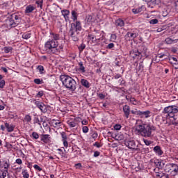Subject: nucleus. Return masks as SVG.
Here are the masks:
<instances>
[{
  "instance_id": "obj_1",
  "label": "nucleus",
  "mask_w": 178,
  "mask_h": 178,
  "mask_svg": "<svg viewBox=\"0 0 178 178\" xmlns=\"http://www.w3.org/2000/svg\"><path fill=\"white\" fill-rule=\"evenodd\" d=\"M71 19L74 23L71 24V26L69 31V35L72 41H79V35H80V31L83 30V26H81V22L80 21H77V17H79V14L75 10H72L71 12Z\"/></svg>"
},
{
  "instance_id": "obj_2",
  "label": "nucleus",
  "mask_w": 178,
  "mask_h": 178,
  "mask_svg": "<svg viewBox=\"0 0 178 178\" xmlns=\"http://www.w3.org/2000/svg\"><path fill=\"white\" fill-rule=\"evenodd\" d=\"M44 49L50 55H59L63 50V46L59 45V42L49 39L44 44Z\"/></svg>"
},
{
  "instance_id": "obj_3",
  "label": "nucleus",
  "mask_w": 178,
  "mask_h": 178,
  "mask_svg": "<svg viewBox=\"0 0 178 178\" xmlns=\"http://www.w3.org/2000/svg\"><path fill=\"white\" fill-rule=\"evenodd\" d=\"M164 113L166 114V122H170V124L177 126L178 120L176 113H178V108L176 106H169L164 108Z\"/></svg>"
},
{
  "instance_id": "obj_4",
  "label": "nucleus",
  "mask_w": 178,
  "mask_h": 178,
  "mask_svg": "<svg viewBox=\"0 0 178 178\" xmlns=\"http://www.w3.org/2000/svg\"><path fill=\"white\" fill-rule=\"evenodd\" d=\"M60 80L62 81L63 85L65 88L71 90V91L76 90V86L77 83L73 78L69 76L68 75H60Z\"/></svg>"
},
{
  "instance_id": "obj_5",
  "label": "nucleus",
  "mask_w": 178,
  "mask_h": 178,
  "mask_svg": "<svg viewBox=\"0 0 178 178\" xmlns=\"http://www.w3.org/2000/svg\"><path fill=\"white\" fill-rule=\"evenodd\" d=\"M152 129L149 125H145L144 124H137L135 127L136 134L142 136L143 137H149Z\"/></svg>"
},
{
  "instance_id": "obj_6",
  "label": "nucleus",
  "mask_w": 178,
  "mask_h": 178,
  "mask_svg": "<svg viewBox=\"0 0 178 178\" xmlns=\"http://www.w3.org/2000/svg\"><path fill=\"white\" fill-rule=\"evenodd\" d=\"M157 12H159L160 15H163V17H166L169 15V10L168 6L162 3L161 0H156Z\"/></svg>"
},
{
  "instance_id": "obj_7",
  "label": "nucleus",
  "mask_w": 178,
  "mask_h": 178,
  "mask_svg": "<svg viewBox=\"0 0 178 178\" xmlns=\"http://www.w3.org/2000/svg\"><path fill=\"white\" fill-rule=\"evenodd\" d=\"M124 144L126 147L129 148V149H132V151H137V152H140V151H141L140 147H138V145H136V141H134V140H127Z\"/></svg>"
},
{
  "instance_id": "obj_8",
  "label": "nucleus",
  "mask_w": 178,
  "mask_h": 178,
  "mask_svg": "<svg viewBox=\"0 0 178 178\" xmlns=\"http://www.w3.org/2000/svg\"><path fill=\"white\" fill-rule=\"evenodd\" d=\"M80 119H81L80 117L70 118L67 121V124L70 129H73V127H77V126H79V123H80Z\"/></svg>"
},
{
  "instance_id": "obj_9",
  "label": "nucleus",
  "mask_w": 178,
  "mask_h": 178,
  "mask_svg": "<svg viewBox=\"0 0 178 178\" xmlns=\"http://www.w3.org/2000/svg\"><path fill=\"white\" fill-rule=\"evenodd\" d=\"M34 104L42 112V113H47V106L38 100H34Z\"/></svg>"
},
{
  "instance_id": "obj_10",
  "label": "nucleus",
  "mask_w": 178,
  "mask_h": 178,
  "mask_svg": "<svg viewBox=\"0 0 178 178\" xmlns=\"http://www.w3.org/2000/svg\"><path fill=\"white\" fill-rule=\"evenodd\" d=\"M138 34L136 31H131L127 33L125 35V38H129V40H134V38H137Z\"/></svg>"
},
{
  "instance_id": "obj_11",
  "label": "nucleus",
  "mask_w": 178,
  "mask_h": 178,
  "mask_svg": "<svg viewBox=\"0 0 178 178\" xmlns=\"http://www.w3.org/2000/svg\"><path fill=\"white\" fill-rule=\"evenodd\" d=\"M36 8L35 6L29 4L26 6L24 13L26 15H30V13H33L35 10Z\"/></svg>"
},
{
  "instance_id": "obj_12",
  "label": "nucleus",
  "mask_w": 178,
  "mask_h": 178,
  "mask_svg": "<svg viewBox=\"0 0 178 178\" xmlns=\"http://www.w3.org/2000/svg\"><path fill=\"white\" fill-rule=\"evenodd\" d=\"M0 165L1 168H3L4 170H9V168L10 167V163L9 160L3 159L2 161H0Z\"/></svg>"
},
{
  "instance_id": "obj_13",
  "label": "nucleus",
  "mask_w": 178,
  "mask_h": 178,
  "mask_svg": "<svg viewBox=\"0 0 178 178\" xmlns=\"http://www.w3.org/2000/svg\"><path fill=\"white\" fill-rule=\"evenodd\" d=\"M40 140L44 144H49L51 143V136L49 134H42L41 135Z\"/></svg>"
},
{
  "instance_id": "obj_14",
  "label": "nucleus",
  "mask_w": 178,
  "mask_h": 178,
  "mask_svg": "<svg viewBox=\"0 0 178 178\" xmlns=\"http://www.w3.org/2000/svg\"><path fill=\"white\" fill-rule=\"evenodd\" d=\"M60 136L62 137V141L64 147L67 148V147H69V143L67 142V135H66V133L65 132H61Z\"/></svg>"
},
{
  "instance_id": "obj_15",
  "label": "nucleus",
  "mask_w": 178,
  "mask_h": 178,
  "mask_svg": "<svg viewBox=\"0 0 178 178\" xmlns=\"http://www.w3.org/2000/svg\"><path fill=\"white\" fill-rule=\"evenodd\" d=\"M122 111L124 112V115L126 119H129V116H130V112H131L130 106H129L128 105L123 106Z\"/></svg>"
},
{
  "instance_id": "obj_16",
  "label": "nucleus",
  "mask_w": 178,
  "mask_h": 178,
  "mask_svg": "<svg viewBox=\"0 0 178 178\" xmlns=\"http://www.w3.org/2000/svg\"><path fill=\"white\" fill-rule=\"evenodd\" d=\"M61 15L63 16L65 22H69L70 18L69 17V15H70V11L68 10H61Z\"/></svg>"
},
{
  "instance_id": "obj_17",
  "label": "nucleus",
  "mask_w": 178,
  "mask_h": 178,
  "mask_svg": "<svg viewBox=\"0 0 178 178\" xmlns=\"http://www.w3.org/2000/svg\"><path fill=\"white\" fill-rule=\"evenodd\" d=\"M156 168L159 170H163V168H165V161H163V160H157Z\"/></svg>"
},
{
  "instance_id": "obj_18",
  "label": "nucleus",
  "mask_w": 178,
  "mask_h": 178,
  "mask_svg": "<svg viewBox=\"0 0 178 178\" xmlns=\"http://www.w3.org/2000/svg\"><path fill=\"white\" fill-rule=\"evenodd\" d=\"M5 127L7 129L8 133H12L15 130V126L13 124H9V123H5Z\"/></svg>"
},
{
  "instance_id": "obj_19",
  "label": "nucleus",
  "mask_w": 178,
  "mask_h": 178,
  "mask_svg": "<svg viewBox=\"0 0 178 178\" xmlns=\"http://www.w3.org/2000/svg\"><path fill=\"white\" fill-rule=\"evenodd\" d=\"M144 9H145V6H142L141 7H140L138 8H133L132 12H133V13H134V15H137V13H141V12H143V10H144Z\"/></svg>"
},
{
  "instance_id": "obj_20",
  "label": "nucleus",
  "mask_w": 178,
  "mask_h": 178,
  "mask_svg": "<svg viewBox=\"0 0 178 178\" xmlns=\"http://www.w3.org/2000/svg\"><path fill=\"white\" fill-rule=\"evenodd\" d=\"M86 22L87 24H92V23H94V22H95V20L94 19V17H92V16L87 15L86 17Z\"/></svg>"
},
{
  "instance_id": "obj_21",
  "label": "nucleus",
  "mask_w": 178,
  "mask_h": 178,
  "mask_svg": "<svg viewBox=\"0 0 178 178\" xmlns=\"http://www.w3.org/2000/svg\"><path fill=\"white\" fill-rule=\"evenodd\" d=\"M61 123L62 122L58 120H52L51 122V126H53V127H60Z\"/></svg>"
},
{
  "instance_id": "obj_22",
  "label": "nucleus",
  "mask_w": 178,
  "mask_h": 178,
  "mask_svg": "<svg viewBox=\"0 0 178 178\" xmlns=\"http://www.w3.org/2000/svg\"><path fill=\"white\" fill-rule=\"evenodd\" d=\"M115 26H118V27H124V21L120 18L118 19L115 21Z\"/></svg>"
},
{
  "instance_id": "obj_23",
  "label": "nucleus",
  "mask_w": 178,
  "mask_h": 178,
  "mask_svg": "<svg viewBox=\"0 0 178 178\" xmlns=\"http://www.w3.org/2000/svg\"><path fill=\"white\" fill-rule=\"evenodd\" d=\"M81 84L86 88H90V82L87 79H82L81 80Z\"/></svg>"
},
{
  "instance_id": "obj_24",
  "label": "nucleus",
  "mask_w": 178,
  "mask_h": 178,
  "mask_svg": "<svg viewBox=\"0 0 178 178\" xmlns=\"http://www.w3.org/2000/svg\"><path fill=\"white\" fill-rule=\"evenodd\" d=\"M8 24L11 27H16L17 26V22L15 21L13 18H10L8 22Z\"/></svg>"
},
{
  "instance_id": "obj_25",
  "label": "nucleus",
  "mask_w": 178,
  "mask_h": 178,
  "mask_svg": "<svg viewBox=\"0 0 178 178\" xmlns=\"http://www.w3.org/2000/svg\"><path fill=\"white\" fill-rule=\"evenodd\" d=\"M177 41H178L177 39H172L171 38H167L165 40V42H166V44H175L177 42Z\"/></svg>"
},
{
  "instance_id": "obj_26",
  "label": "nucleus",
  "mask_w": 178,
  "mask_h": 178,
  "mask_svg": "<svg viewBox=\"0 0 178 178\" xmlns=\"http://www.w3.org/2000/svg\"><path fill=\"white\" fill-rule=\"evenodd\" d=\"M57 151L58 152V155L60 156L61 158H67V156H66V153H65V152H63V149H57Z\"/></svg>"
},
{
  "instance_id": "obj_27",
  "label": "nucleus",
  "mask_w": 178,
  "mask_h": 178,
  "mask_svg": "<svg viewBox=\"0 0 178 178\" xmlns=\"http://www.w3.org/2000/svg\"><path fill=\"white\" fill-rule=\"evenodd\" d=\"M79 71L81 72V73H86V67H84L83 62H79Z\"/></svg>"
},
{
  "instance_id": "obj_28",
  "label": "nucleus",
  "mask_w": 178,
  "mask_h": 178,
  "mask_svg": "<svg viewBox=\"0 0 178 178\" xmlns=\"http://www.w3.org/2000/svg\"><path fill=\"white\" fill-rule=\"evenodd\" d=\"M22 175L24 178H29L30 175L29 174V171L27 170H22Z\"/></svg>"
},
{
  "instance_id": "obj_29",
  "label": "nucleus",
  "mask_w": 178,
  "mask_h": 178,
  "mask_svg": "<svg viewBox=\"0 0 178 178\" xmlns=\"http://www.w3.org/2000/svg\"><path fill=\"white\" fill-rule=\"evenodd\" d=\"M51 40H54V41H58L60 39L59 34L57 33H51Z\"/></svg>"
},
{
  "instance_id": "obj_30",
  "label": "nucleus",
  "mask_w": 178,
  "mask_h": 178,
  "mask_svg": "<svg viewBox=\"0 0 178 178\" xmlns=\"http://www.w3.org/2000/svg\"><path fill=\"white\" fill-rule=\"evenodd\" d=\"M139 116H145V118L149 117V111H140Z\"/></svg>"
},
{
  "instance_id": "obj_31",
  "label": "nucleus",
  "mask_w": 178,
  "mask_h": 178,
  "mask_svg": "<svg viewBox=\"0 0 178 178\" xmlns=\"http://www.w3.org/2000/svg\"><path fill=\"white\" fill-rule=\"evenodd\" d=\"M116 40H118V35L115 33L111 34L110 41H111V42H116Z\"/></svg>"
},
{
  "instance_id": "obj_32",
  "label": "nucleus",
  "mask_w": 178,
  "mask_h": 178,
  "mask_svg": "<svg viewBox=\"0 0 178 178\" xmlns=\"http://www.w3.org/2000/svg\"><path fill=\"white\" fill-rule=\"evenodd\" d=\"M13 50V48L12 47H5L3 48V51L5 54H9V52L12 51Z\"/></svg>"
},
{
  "instance_id": "obj_33",
  "label": "nucleus",
  "mask_w": 178,
  "mask_h": 178,
  "mask_svg": "<svg viewBox=\"0 0 178 178\" xmlns=\"http://www.w3.org/2000/svg\"><path fill=\"white\" fill-rule=\"evenodd\" d=\"M170 166H171V168H172L173 172H175V173H177V172H178V166H177V165H176L175 163H170Z\"/></svg>"
},
{
  "instance_id": "obj_34",
  "label": "nucleus",
  "mask_w": 178,
  "mask_h": 178,
  "mask_svg": "<svg viewBox=\"0 0 178 178\" xmlns=\"http://www.w3.org/2000/svg\"><path fill=\"white\" fill-rule=\"evenodd\" d=\"M35 3H36L38 8H40V9H42V3H43L42 0H37L35 1Z\"/></svg>"
},
{
  "instance_id": "obj_35",
  "label": "nucleus",
  "mask_w": 178,
  "mask_h": 178,
  "mask_svg": "<svg viewBox=\"0 0 178 178\" xmlns=\"http://www.w3.org/2000/svg\"><path fill=\"white\" fill-rule=\"evenodd\" d=\"M24 122H26L27 123H30L31 122V117L30 115H26L24 118Z\"/></svg>"
},
{
  "instance_id": "obj_36",
  "label": "nucleus",
  "mask_w": 178,
  "mask_h": 178,
  "mask_svg": "<svg viewBox=\"0 0 178 178\" xmlns=\"http://www.w3.org/2000/svg\"><path fill=\"white\" fill-rule=\"evenodd\" d=\"M30 37H31V33H25L22 35V38H24V40H29Z\"/></svg>"
},
{
  "instance_id": "obj_37",
  "label": "nucleus",
  "mask_w": 178,
  "mask_h": 178,
  "mask_svg": "<svg viewBox=\"0 0 178 178\" xmlns=\"http://www.w3.org/2000/svg\"><path fill=\"white\" fill-rule=\"evenodd\" d=\"M37 70H39V72L40 73V74H44V66L38 65L37 67Z\"/></svg>"
},
{
  "instance_id": "obj_38",
  "label": "nucleus",
  "mask_w": 178,
  "mask_h": 178,
  "mask_svg": "<svg viewBox=\"0 0 178 178\" xmlns=\"http://www.w3.org/2000/svg\"><path fill=\"white\" fill-rule=\"evenodd\" d=\"M156 154L158 155H163V151L159 146H156Z\"/></svg>"
},
{
  "instance_id": "obj_39",
  "label": "nucleus",
  "mask_w": 178,
  "mask_h": 178,
  "mask_svg": "<svg viewBox=\"0 0 178 178\" xmlns=\"http://www.w3.org/2000/svg\"><path fill=\"white\" fill-rule=\"evenodd\" d=\"M163 176H165V173H163V171L160 170L159 172H156V177H163Z\"/></svg>"
},
{
  "instance_id": "obj_40",
  "label": "nucleus",
  "mask_w": 178,
  "mask_h": 178,
  "mask_svg": "<svg viewBox=\"0 0 178 178\" xmlns=\"http://www.w3.org/2000/svg\"><path fill=\"white\" fill-rule=\"evenodd\" d=\"M32 137L34 140H38V138H40V135L37 132H33Z\"/></svg>"
},
{
  "instance_id": "obj_41",
  "label": "nucleus",
  "mask_w": 178,
  "mask_h": 178,
  "mask_svg": "<svg viewBox=\"0 0 178 178\" xmlns=\"http://www.w3.org/2000/svg\"><path fill=\"white\" fill-rule=\"evenodd\" d=\"M78 48L80 52H83L86 49V44L82 43Z\"/></svg>"
},
{
  "instance_id": "obj_42",
  "label": "nucleus",
  "mask_w": 178,
  "mask_h": 178,
  "mask_svg": "<svg viewBox=\"0 0 178 178\" xmlns=\"http://www.w3.org/2000/svg\"><path fill=\"white\" fill-rule=\"evenodd\" d=\"M131 113H132V115H137L140 116V113H141V111H137V109H135V110H131Z\"/></svg>"
},
{
  "instance_id": "obj_43",
  "label": "nucleus",
  "mask_w": 178,
  "mask_h": 178,
  "mask_svg": "<svg viewBox=\"0 0 178 178\" xmlns=\"http://www.w3.org/2000/svg\"><path fill=\"white\" fill-rule=\"evenodd\" d=\"M33 123H34V124L41 125V122H40V118H38V117H35L34 118Z\"/></svg>"
},
{
  "instance_id": "obj_44",
  "label": "nucleus",
  "mask_w": 178,
  "mask_h": 178,
  "mask_svg": "<svg viewBox=\"0 0 178 178\" xmlns=\"http://www.w3.org/2000/svg\"><path fill=\"white\" fill-rule=\"evenodd\" d=\"M34 83L35 84H42L44 81H42V79H34Z\"/></svg>"
},
{
  "instance_id": "obj_45",
  "label": "nucleus",
  "mask_w": 178,
  "mask_h": 178,
  "mask_svg": "<svg viewBox=\"0 0 178 178\" xmlns=\"http://www.w3.org/2000/svg\"><path fill=\"white\" fill-rule=\"evenodd\" d=\"M6 175H8V171L7 170H3V172L0 174V178H5L6 177Z\"/></svg>"
},
{
  "instance_id": "obj_46",
  "label": "nucleus",
  "mask_w": 178,
  "mask_h": 178,
  "mask_svg": "<svg viewBox=\"0 0 178 178\" xmlns=\"http://www.w3.org/2000/svg\"><path fill=\"white\" fill-rule=\"evenodd\" d=\"M170 63H177V58L176 57L170 58Z\"/></svg>"
},
{
  "instance_id": "obj_47",
  "label": "nucleus",
  "mask_w": 178,
  "mask_h": 178,
  "mask_svg": "<svg viewBox=\"0 0 178 178\" xmlns=\"http://www.w3.org/2000/svg\"><path fill=\"white\" fill-rule=\"evenodd\" d=\"M12 19H13L14 21L15 20V22H17V23H19V22L17 20H19V19H20V17H19V16H17V15H13Z\"/></svg>"
},
{
  "instance_id": "obj_48",
  "label": "nucleus",
  "mask_w": 178,
  "mask_h": 178,
  "mask_svg": "<svg viewBox=\"0 0 178 178\" xmlns=\"http://www.w3.org/2000/svg\"><path fill=\"white\" fill-rule=\"evenodd\" d=\"M34 169H35V170H38V172H41V170H42V168H41V167H40L38 165L35 164L33 165Z\"/></svg>"
},
{
  "instance_id": "obj_49",
  "label": "nucleus",
  "mask_w": 178,
  "mask_h": 178,
  "mask_svg": "<svg viewBox=\"0 0 178 178\" xmlns=\"http://www.w3.org/2000/svg\"><path fill=\"white\" fill-rule=\"evenodd\" d=\"M89 130L90 129H88V127H87V126H84V127H82L83 133H88Z\"/></svg>"
},
{
  "instance_id": "obj_50",
  "label": "nucleus",
  "mask_w": 178,
  "mask_h": 178,
  "mask_svg": "<svg viewBox=\"0 0 178 178\" xmlns=\"http://www.w3.org/2000/svg\"><path fill=\"white\" fill-rule=\"evenodd\" d=\"M114 129L115 130H120V129H122V125H120V124H116L114 125Z\"/></svg>"
},
{
  "instance_id": "obj_51",
  "label": "nucleus",
  "mask_w": 178,
  "mask_h": 178,
  "mask_svg": "<svg viewBox=\"0 0 178 178\" xmlns=\"http://www.w3.org/2000/svg\"><path fill=\"white\" fill-rule=\"evenodd\" d=\"M93 147H97V148H101V147H102V145H101V143H99L98 142H95L93 144Z\"/></svg>"
},
{
  "instance_id": "obj_52",
  "label": "nucleus",
  "mask_w": 178,
  "mask_h": 178,
  "mask_svg": "<svg viewBox=\"0 0 178 178\" xmlns=\"http://www.w3.org/2000/svg\"><path fill=\"white\" fill-rule=\"evenodd\" d=\"M174 6L177 12H178V0H174Z\"/></svg>"
},
{
  "instance_id": "obj_53",
  "label": "nucleus",
  "mask_w": 178,
  "mask_h": 178,
  "mask_svg": "<svg viewBox=\"0 0 178 178\" xmlns=\"http://www.w3.org/2000/svg\"><path fill=\"white\" fill-rule=\"evenodd\" d=\"M5 87V80L2 79L0 81V88H3Z\"/></svg>"
},
{
  "instance_id": "obj_54",
  "label": "nucleus",
  "mask_w": 178,
  "mask_h": 178,
  "mask_svg": "<svg viewBox=\"0 0 178 178\" xmlns=\"http://www.w3.org/2000/svg\"><path fill=\"white\" fill-rule=\"evenodd\" d=\"M130 102H131V104H133V105H137V101L134 97H131L130 99Z\"/></svg>"
},
{
  "instance_id": "obj_55",
  "label": "nucleus",
  "mask_w": 178,
  "mask_h": 178,
  "mask_svg": "<svg viewBox=\"0 0 178 178\" xmlns=\"http://www.w3.org/2000/svg\"><path fill=\"white\" fill-rule=\"evenodd\" d=\"M42 95H44V92L43 91H39L38 92V94L36 95V97H38V98H41V97H42Z\"/></svg>"
},
{
  "instance_id": "obj_56",
  "label": "nucleus",
  "mask_w": 178,
  "mask_h": 178,
  "mask_svg": "<svg viewBox=\"0 0 178 178\" xmlns=\"http://www.w3.org/2000/svg\"><path fill=\"white\" fill-rule=\"evenodd\" d=\"M97 97H99V98H100V99H105V95H104L102 93L97 94Z\"/></svg>"
},
{
  "instance_id": "obj_57",
  "label": "nucleus",
  "mask_w": 178,
  "mask_h": 178,
  "mask_svg": "<svg viewBox=\"0 0 178 178\" xmlns=\"http://www.w3.org/2000/svg\"><path fill=\"white\" fill-rule=\"evenodd\" d=\"M115 47V44L113 43H109L107 46V48L108 49H112V48H114Z\"/></svg>"
},
{
  "instance_id": "obj_58",
  "label": "nucleus",
  "mask_w": 178,
  "mask_h": 178,
  "mask_svg": "<svg viewBox=\"0 0 178 178\" xmlns=\"http://www.w3.org/2000/svg\"><path fill=\"white\" fill-rule=\"evenodd\" d=\"M15 163H17L18 165H22V163H23V161L21 160V159H17L15 160Z\"/></svg>"
},
{
  "instance_id": "obj_59",
  "label": "nucleus",
  "mask_w": 178,
  "mask_h": 178,
  "mask_svg": "<svg viewBox=\"0 0 178 178\" xmlns=\"http://www.w3.org/2000/svg\"><path fill=\"white\" fill-rule=\"evenodd\" d=\"M97 137H98V134L97 132H95L92 134V138L95 139V138H97Z\"/></svg>"
},
{
  "instance_id": "obj_60",
  "label": "nucleus",
  "mask_w": 178,
  "mask_h": 178,
  "mask_svg": "<svg viewBox=\"0 0 178 178\" xmlns=\"http://www.w3.org/2000/svg\"><path fill=\"white\" fill-rule=\"evenodd\" d=\"M100 154L101 153L99 152L96 151V152H94L93 156H95V158H97V156H99Z\"/></svg>"
},
{
  "instance_id": "obj_61",
  "label": "nucleus",
  "mask_w": 178,
  "mask_h": 178,
  "mask_svg": "<svg viewBox=\"0 0 178 178\" xmlns=\"http://www.w3.org/2000/svg\"><path fill=\"white\" fill-rule=\"evenodd\" d=\"M81 124H83V126H86L88 124V121H87L86 120H83L81 121Z\"/></svg>"
},
{
  "instance_id": "obj_62",
  "label": "nucleus",
  "mask_w": 178,
  "mask_h": 178,
  "mask_svg": "<svg viewBox=\"0 0 178 178\" xmlns=\"http://www.w3.org/2000/svg\"><path fill=\"white\" fill-rule=\"evenodd\" d=\"M150 24H156V19H153L149 21Z\"/></svg>"
},
{
  "instance_id": "obj_63",
  "label": "nucleus",
  "mask_w": 178,
  "mask_h": 178,
  "mask_svg": "<svg viewBox=\"0 0 178 178\" xmlns=\"http://www.w3.org/2000/svg\"><path fill=\"white\" fill-rule=\"evenodd\" d=\"M75 168H76V169H80L81 168V163H78L75 164Z\"/></svg>"
},
{
  "instance_id": "obj_64",
  "label": "nucleus",
  "mask_w": 178,
  "mask_h": 178,
  "mask_svg": "<svg viewBox=\"0 0 178 178\" xmlns=\"http://www.w3.org/2000/svg\"><path fill=\"white\" fill-rule=\"evenodd\" d=\"M157 56H159V58H163V56H165V54H161L159 51L158 54H157Z\"/></svg>"
}]
</instances>
